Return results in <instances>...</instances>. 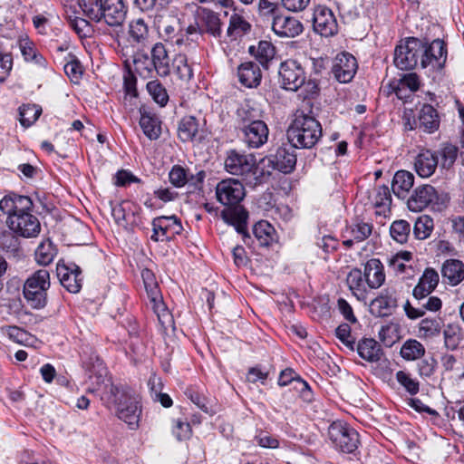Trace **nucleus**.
Masks as SVG:
<instances>
[{
	"label": "nucleus",
	"instance_id": "nucleus-27",
	"mask_svg": "<svg viewBox=\"0 0 464 464\" xmlns=\"http://www.w3.org/2000/svg\"><path fill=\"white\" fill-rule=\"evenodd\" d=\"M364 277L370 288H379L385 280L383 266L379 259L372 258L364 266Z\"/></svg>",
	"mask_w": 464,
	"mask_h": 464
},
{
	"label": "nucleus",
	"instance_id": "nucleus-23",
	"mask_svg": "<svg viewBox=\"0 0 464 464\" xmlns=\"http://www.w3.org/2000/svg\"><path fill=\"white\" fill-rule=\"evenodd\" d=\"M439 283V274L431 268H427L413 288L412 295L416 301L427 298Z\"/></svg>",
	"mask_w": 464,
	"mask_h": 464
},
{
	"label": "nucleus",
	"instance_id": "nucleus-49",
	"mask_svg": "<svg viewBox=\"0 0 464 464\" xmlns=\"http://www.w3.org/2000/svg\"><path fill=\"white\" fill-rule=\"evenodd\" d=\"M173 66L175 73L181 81L188 82L192 78L193 72L188 63L186 55L181 53L176 55L173 60Z\"/></svg>",
	"mask_w": 464,
	"mask_h": 464
},
{
	"label": "nucleus",
	"instance_id": "nucleus-3",
	"mask_svg": "<svg viewBox=\"0 0 464 464\" xmlns=\"http://www.w3.org/2000/svg\"><path fill=\"white\" fill-rule=\"evenodd\" d=\"M224 166L227 172L242 177L246 184L256 186L258 183L256 160L253 154L230 150L227 152Z\"/></svg>",
	"mask_w": 464,
	"mask_h": 464
},
{
	"label": "nucleus",
	"instance_id": "nucleus-28",
	"mask_svg": "<svg viewBox=\"0 0 464 464\" xmlns=\"http://www.w3.org/2000/svg\"><path fill=\"white\" fill-rule=\"evenodd\" d=\"M414 175L407 170H398L392 179V190L399 198H406L414 185Z\"/></svg>",
	"mask_w": 464,
	"mask_h": 464
},
{
	"label": "nucleus",
	"instance_id": "nucleus-2",
	"mask_svg": "<svg viewBox=\"0 0 464 464\" xmlns=\"http://www.w3.org/2000/svg\"><path fill=\"white\" fill-rule=\"evenodd\" d=\"M322 137L319 121L309 115H297L287 130L288 142L296 149H311Z\"/></svg>",
	"mask_w": 464,
	"mask_h": 464
},
{
	"label": "nucleus",
	"instance_id": "nucleus-45",
	"mask_svg": "<svg viewBox=\"0 0 464 464\" xmlns=\"http://www.w3.org/2000/svg\"><path fill=\"white\" fill-rule=\"evenodd\" d=\"M146 87L148 92L156 103H158L160 107L167 105L169 102V94L166 88L160 81H150L147 83Z\"/></svg>",
	"mask_w": 464,
	"mask_h": 464
},
{
	"label": "nucleus",
	"instance_id": "nucleus-15",
	"mask_svg": "<svg viewBox=\"0 0 464 464\" xmlns=\"http://www.w3.org/2000/svg\"><path fill=\"white\" fill-rule=\"evenodd\" d=\"M314 30L322 36H333L338 32V24L333 11L324 6L318 5L314 11Z\"/></svg>",
	"mask_w": 464,
	"mask_h": 464
},
{
	"label": "nucleus",
	"instance_id": "nucleus-41",
	"mask_svg": "<svg viewBox=\"0 0 464 464\" xmlns=\"http://www.w3.org/2000/svg\"><path fill=\"white\" fill-rule=\"evenodd\" d=\"M425 353V347L419 341L414 339L407 340L401 348V355L407 361H415L421 358Z\"/></svg>",
	"mask_w": 464,
	"mask_h": 464
},
{
	"label": "nucleus",
	"instance_id": "nucleus-34",
	"mask_svg": "<svg viewBox=\"0 0 464 464\" xmlns=\"http://www.w3.org/2000/svg\"><path fill=\"white\" fill-rule=\"evenodd\" d=\"M346 283L352 293L357 299H363L366 293L367 283L365 281L364 274L361 269H352L346 278Z\"/></svg>",
	"mask_w": 464,
	"mask_h": 464
},
{
	"label": "nucleus",
	"instance_id": "nucleus-52",
	"mask_svg": "<svg viewBox=\"0 0 464 464\" xmlns=\"http://www.w3.org/2000/svg\"><path fill=\"white\" fill-rule=\"evenodd\" d=\"M202 22L208 33L214 36L221 34V22L218 15L212 11H204L202 14Z\"/></svg>",
	"mask_w": 464,
	"mask_h": 464
},
{
	"label": "nucleus",
	"instance_id": "nucleus-12",
	"mask_svg": "<svg viewBox=\"0 0 464 464\" xmlns=\"http://www.w3.org/2000/svg\"><path fill=\"white\" fill-rule=\"evenodd\" d=\"M447 52L443 41L436 39L430 44L423 43V52L420 54V66L440 70L446 62Z\"/></svg>",
	"mask_w": 464,
	"mask_h": 464
},
{
	"label": "nucleus",
	"instance_id": "nucleus-55",
	"mask_svg": "<svg viewBox=\"0 0 464 464\" xmlns=\"http://www.w3.org/2000/svg\"><path fill=\"white\" fill-rule=\"evenodd\" d=\"M397 382L404 387V389L411 395H415L420 391L419 382L415 379H412L411 375L404 372L399 371L396 373Z\"/></svg>",
	"mask_w": 464,
	"mask_h": 464
},
{
	"label": "nucleus",
	"instance_id": "nucleus-35",
	"mask_svg": "<svg viewBox=\"0 0 464 464\" xmlns=\"http://www.w3.org/2000/svg\"><path fill=\"white\" fill-rule=\"evenodd\" d=\"M20 50L24 59L28 63H33L40 67H46L47 61L37 51L34 44L29 40H22L19 44Z\"/></svg>",
	"mask_w": 464,
	"mask_h": 464
},
{
	"label": "nucleus",
	"instance_id": "nucleus-18",
	"mask_svg": "<svg viewBox=\"0 0 464 464\" xmlns=\"http://www.w3.org/2000/svg\"><path fill=\"white\" fill-rule=\"evenodd\" d=\"M356 70V59L348 53H342L338 54L335 57L332 67V72L334 78L342 83H346L352 81Z\"/></svg>",
	"mask_w": 464,
	"mask_h": 464
},
{
	"label": "nucleus",
	"instance_id": "nucleus-56",
	"mask_svg": "<svg viewBox=\"0 0 464 464\" xmlns=\"http://www.w3.org/2000/svg\"><path fill=\"white\" fill-rule=\"evenodd\" d=\"M445 345L448 349L455 350L460 341L459 328L451 324H448L444 329Z\"/></svg>",
	"mask_w": 464,
	"mask_h": 464
},
{
	"label": "nucleus",
	"instance_id": "nucleus-4",
	"mask_svg": "<svg viewBox=\"0 0 464 464\" xmlns=\"http://www.w3.org/2000/svg\"><path fill=\"white\" fill-rule=\"evenodd\" d=\"M50 285V274L46 269H39L26 279L24 296L32 308L42 309L46 305Z\"/></svg>",
	"mask_w": 464,
	"mask_h": 464
},
{
	"label": "nucleus",
	"instance_id": "nucleus-51",
	"mask_svg": "<svg viewBox=\"0 0 464 464\" xmlns=\"http://www.w3.org/2000/svg\"><path fill=\"white\" fill-rule=\"evenodd\" d=\"M440 322L435 318L422 319L419 324V333L422 337H434L440 333Z\"/></svg>",
	"mask_w": 464,
	"mask_h": 464
},
{
	"label": "nucleus",
	"instance_id": "nucleus-40",
	"mask_svg": "<svg viewBox=\"0 0 464 464\" xmlns=\"http://www.w3.org/2000/svg\"><path fill=\"white\" fill-rule=\"evenodd\" d=\"M250 24L240 14L234 13L229 18L227 34L229 37L237 38L250 31Z\"/></svg>",
	"mask_w": 464,
	"mask_h": 464
},
{
	"label": "nucleus",
	"instance_id": "nucleus-57",
	"mask_svg": "<svg viewBox=\"0 0 464 464\" xmlns=\"http://www.w3.org/2000/svg\"><path fill=\"white\" fill-rule=\"evenodd\" d=\"M169 179L173 186L181 188L188 182L187 170L179 165H175L169 173Z\"/></svg>",
	"mask_w": 464,
	"mask_h": 464
},
{
	"label": "nucleus",
	"instance_id": "nucleus-33",
	"mask_svg": "<svg viewBox=\"0 0 464 464\" xmlns=\"http://www.w3.org/2000/svg\"><path fill=\"white\" fill-rule=\"evenodd\" d=\"M359 356L368 362H378L382 355L380 344L372 338L361 340L356 346Z\"/></svg>",
	"mask_w": 464,
	"mask_h": 464
},
{
	"label": "nucleus",
	"instance_id": "nucleus-53",
	"mask_svg": "<svg viewBox=\"0 0 464 464\" xmlns=\"http://www.w3.org/2000/svg\"><path fill=\"white\" fill-rule=\"evenodd\" d=\"M255 56L263 66H266L268 62L275 56V47L270 42L260 41L256 50Z\"/></svg>",
	"mask_w": 464,
	"mask_h": 464
},
{
	"label": "nucleus",
	"instance_id": "nucleus-47",
	"mask_svg": "<svg viewBox=\"0 0 464 464\" xmlns=\"http://www.w3.org/2000/svg\"><path fill=\"white\" fill-rule=\"evenodd\" d=\"M410 232V224L402 219L394 221L390 227L392 237L400 244H403L408 240Z\"/></svg>",
	"mask_w": 464,
	"mask_h": 464
},
{
	"label": "nucleus",
	"instance_id": "nucleus-24",
	"mask_svg": "<svg viewBox=\"0 0 464 464\" xmlns=\"http://www.w3.org/2000/svg\"><path fill=\"white\" fill-rule=\"evenodd\" d=\"M237 76L240 83L246 88L257 87L262 80L259 65L255 62H245L237 68Z\"/></svg>",
	"mask_w": 464,
	"mask_h": 464
},
{
	"label": "nucleus",
	"instance_id": "nucleus-14",
	"mask_svg": "<svg viewBox=\"0 0 464 464\" xmlns=\"http://www.w3.org/2000/svg\"><path fill=\"white\" fill-rule=\"evenodd\" d=\"M439 195L431 185L418 186L407 200V207L412 212H420L437 203Z\"/></svg>",
	"mask_w": 464,
	"mask_h": 464
},
{
	"label": "nucleus",
	"instance_id": "nucleus-32",
	"mask_svg": "<svg viewBox=\"0 0 464 464\" xmlns=\"http://www.w3.org/2000/svg\"><path fill=\"white\" fill-rule=\"evenodd\" d=\"M261 121L260 110L249 103L241 105V107L237 111L236 122L239 130L247 126L256 124V122H259Z\"/></svg>",
	"mask_w": 464,
	"mask_h": 464
},
{
	"label": "nucleus",
	"instance_id": "nucleus-6",
	"mask_svg": "<svg viewBox=\"0 0 464 464\" xmlns=\"http://www.w3.org/2000/svg\"><path fill=\"white\" fill-rule=\"evenodd\" d=\"M423 52V42L418 38L410 37L404 44L398 45L394 51V64L402 71L415 68L420 62Z\"/></svg>",
	"mask_w": 464,
	"mask_h": 464
},
{
	"label": "nucleus",
	"instance_id": "nucleus-26",
	"mask_svg": "<svg viewBox=\"0 0 464 464\" xmlns=\"http://www.w3.org/2000/svg\"><path fill=\"white\" fill-rule=\"evenodd\" d=\"M438 155L429 150L420 151L414 161V169L421 178L430 177L438 166Z\"/></svg>",
	"mask_w": 464,
	"mask_h": 464
},
{
	"label": "nucleus",
	"instance_id": "nucleus-39",
	"mask_svg": "<svg viewBox=\"0 0 464 464\" xmlns=\"http://www.w3.org/2000/svg\"><path fill=\"white\" fill-rule=\"evenodd\" d=\"M198 130V124L195 117L186 116L181 119L179 128L178 135L179 138L186 142L192 140Z\"/></svg>",
	"mask_w": 464,
	"mask_h": 464
},
{
	"label": "nucleus",
	"instance_id": "nucleus-54",
	"mask_svg": "<svg viewBox=\"0 0 464 464\" xmlns=\"http://www.w3.org/2000/svg\"><path fill=\"white\" fill-rule=\"evenodd\" d=\"M372 227L364 222H357L346 229V233L350 234L355 241L362 242L369 237L372 234Z\"/></svg>",
	"mask_w": 464,
	"mask_h": 464
},
{
	"label": "nucleus",
	"instance_id": "nucleus-60",
	"mask_svg": "<svg viewBox=\"0 0 464 464\" xmlns=\"http://www.w3.org/2000/svg\"><path fill=\"white\" fill-rule=\"evenodd\" d=\"M409 88L411 92H416L420 87L419 78L416 73H406L399 81L395 89L396 94L399 96L401 89Z\"/></svg>",
	"mask_w": 464,
	"mask_h": 464
},
{
	"label": "nucleus",
	"instance_id": "nucleus-63",
	"mask_svg": "<svg viewBox=\"0 0 464 464\" xmlns=\"http://www.w3.org/2000/svg\"><path fill=\"white\" fill-rule=\"evenodd\" d=\"M436 366L437 361L433 357H426L418 363L419 374L424 378L430 377L434 373Z\"/></svg>",
	"mask_w": 464,
	"mask_h": 464
},
{
	"label": "nucleus",
	"instance_id": "nucleus-22",
	"mask_svg": "<svg viewBox=\"0 0 464 464\" xmlns=\"http://www.w3.org/2000/svg\"><path fill=\"white\" fill-rule=\"evenodd\" d=\"M151 63L153 69L160 77H166L169 75L171 69V59L165 45L161 43H157L151 49Z\"/></svg>",
	"mask_w": 464,
	"mask_h": 464
},
{
	"label": "nucleus",
	"instance_id": "nucleus-8",
	"mask_svg": "<svg viewBox=\"0 0 464 464\" xmlns=\"http://www.w3.org/2000/svg\"><path fill=\"white\" fill-rule=\"evenodd\" d=\"M155 24L165 41L173 42L177 45L184 43V34L175 11L162 9L161 13L155 16Z\"/></svg>",
	"mask_w": 464,
	"mask_h": 464
},
{
	"label": "nucleus",
	"instance_id": "nucleus-13",
	"mask_svg": "<svg viewBox=\"0 0 464 464\" xmlns=\"http://www.w3.org/2000/svg\"><path fill=\"white\" fill-rule=\"evenodd\" d=\"M152 227L151 239L154 241L170 240L183 229L180 220L176 216L158 217L153 219Z\"/></svg>",
	"mask_w": 464,
	"mask_h": 464
},
{
	"label": "nucleus",
	"instance_id": "nucleus-36",
	"mask_svg": "<svg viewBox=\"0 0 464 464\" xmlns=\"http://www.w3.org/2000/svg\"><path fill=\"white\" fill-rule=\"evenodd\" d=\"M420 124L429 132L439 128L440 121L437 111L430 104H424L420 111Z\"/></svg>",
	"mask_w": 464,
	"mask_h": 464
},
{
	"label": "nucleus",
	"instance_id": "nucleus-9",
	"mask_svg": "<svg viewBox=\"0 0 464 464\" xmlns=\"http://www.w3.org/2000/svg\"><path fill=\"white\" fill-rule=\"evenodd\" d=\"M245 196L244 185L236 179H223L216 187L217 199L227 208L237 207Z\"/></svg>",
	"mask_w": 464,
	"mask_h": 464
},
{
	"label": "nucleus",
	"instance_id": "nucleus-17",
	"mask_svg": "<svg viewBox=\"0 0 464 464\" xmlns=\"http://www.w3.org/2000/svg\"><path fill=\"white\" fill-rule=\"evenodd\" d=\"M57 276L61 285L70 293L77 294L82 288V276L80 267L72 264L66 266L60 262L56 266Z\"/></svg>",
	"mask_w": 464,
	"mask_h": 464
},
{
	"label": "nucleus",
	"instance_id": "nucleus-20",
	"mask_svg": "<svg viewBox=\"0 0 464 464\" xmlns=\"http://www.w3.org/2000/svg\"><path fill=\"white\" fill-rule=\"evenodd\" d=\"M242 140L248 148L258 149L267 142L269 130L264 121L240 130Z\"/></svg>",
	"mask_w": 464,
	"mask_h": 464
},
{
	"label": "nucleus",
	"instance_id": "nucleus-48",
	"mask_svg": "<svg viewBox=\"0 0 464 464\" xmlns=\"http://www.w3.org/2000/svg\"><path fill=\"white\" fill-rule=\"evenodd\" d=\"M433 229V220L427 215L420 217L413 227V234L417 239L423 240L430 237Z\"/></svg>",
	"mask_w": 464,
	"mask_h": 464
},
{
	"label": "nucleus",
	"instance_id": "nucleus-44",
	"mask_svg": "<svg viewBox=\"0 0 464 464\" xmlns=\"http://www.w3.org/2000/svg\"><path fill=\"white\" fill-rule=\"evenodd\" d=\"M42 108L36 104H24L19 108L20 123L24 127H30L39 118Z\"/></svg>",
	"mask_w": 464,
	"mask_h": 464
},
{
	"label": "nucleus",
	"instance_id": "nucleus-10",
	"mask_svg": "<svg viewBox=\"0 0 464 464\" xmlns=\"http://www.w3.org/2000/svg\"><path fill=\"white\" fill-rule=\"evenodd\" d=\"M24 210L7 218L8 227L16 235L23 237H35L41 231V225L38 218L29 212Z\"/></svg>",
	"mask_w": 464,
	"mask_h": 464
},
{
	"label": "nucleus",
	"instance_id": "nucleus-64",
	"mask_svg": "<svg viewBox=\"0 0 464 464\" xmlns=\"http://www.w3.org/2000/svg\"><path fill=\"white\" fill-rule=\"evenodd\" d=\"M392 202L390 188L383 185L375 188L374 204L377 207L388 206Z\"/></svg>",
	"mask_w": 464,
	"mask_h": 464
},
{
	"label": "nucleus",
	"instance_id": "nucleus-7",
	"mask_svg": "<svg viewBox=\"0 0 464 464\" xmlns=\"http://www.w3.org/2000/svg\"><path fill=\"white\" fill-rule=\"evenodd\" d=\"M328 435L334 447L345 453L353 452L360 442L358 432L342 421L333 422L329 426Z\"/></svg>",
	"mask_w": 464,
	"mask_h": 464
},
{
	"label": "nucleus",
	"instance_id": "nucleus-42",
	"mask_svg": "<svg viewBox=\"0 0 464 464\" xmlns=\"http://www.w3.org/2000/svg\"><path fill=\"white\" fill-rule=\"evenodd\" d=\"M79 5L85 16L96 23H101L103 7L102 0H79Z\"/></svg>",
	"mask_w": 464,
	"mask_h": 464
},
{
	"label": "nucleus",
	"instance_id": "nucleus-61",
	"mask_svg": "<svg viewBox=\"0 0 464 464\" xmlns=\"http://www.w3.org/2000/svg\"><path fill=\"white\" fill-rule=\"evenodd\" d=\"M172 432L178 440H186L191 437L192 430L188 422L176 420H174Z\"/></svg>",
	"mask_w": 464,
	"mask_h": 464
},
{
	"label": "nucleus",
	"instance_id": "nucleus-5",
	"mask_svg": "<svg viewBox=\"0 0 464 464\" xmlns=\"http://www.w3.org/2000/svg\"><path fill=\"white\" fill-rule=\"evenodd\" d=\"M295 147L290 142L278 147L275 153H272L260 161L263 172L270 174L271 170L276 169L282 173H290L296 164Z\"/></svg>",
	"mask_w": 464,
	"mask_h": 464
},
{
	"label": "nucleus",
	"instance_id": "nucleus-38",
	"mask_svg": "<svg viewBox=\"0 0 464 464\" xmlns=\"http://www.w3.org/2000/svg\"><path fill=\"white\" fill-rule=\"evenodd\" d=\"M57 254L56 247L49 240L46 239L39 244L34 256L35 261L41 266H47L51 264Z\"/></svg>",
	"mask_w": 464,
	"mask_h": 464
},
{
	"label": "nucleus",
	"instance_id": "nucleus-58",
	"mask_svg": "<svg viewBox=\"0 0 464 464\" xmlns=\"http://www.w3.org/2000/svg\"><path fill=\"white\" fill-rule=\"evenodd\" d=\"M70 26L80 37H86L92 32L90 23L86 19L79 16L70 18Z\"/></svg>",
	"mask_w": 464,
	"mask_h": 464
},
{
	"label": "nucleus",
	"instance_id": "nucleus-25",
	"mask_svg": "<svg viewBox=\"0 0 464 464\" xmlns=\"http://www.w3.org/2000/svg\"><path fill=\"white\" fill-rule=\"evenodd\" d=\"M33 202L29 197L8 194L0 200V210L11 217L24 210H30Z\"/></svg>",
	"mask_w": 464,
	"mask_h": 464
},
{
	"label": "nucleus",
	"instance_id": "nucleus-37",
	"mask_svg": "<svg viewBox=\"0 0 464 464\" xmlns=\"http://www.w3.org/2000/svg\"><path fill=\"white\" fill-rule=\"evenodd\" d=\"M129 37L132 43L145 44L149 38V28L143 19L139 18L130 23Z\"/></svg>",
	"mask_w": 464,
	"mask_h": 464
},
{
	"label": "nucleus",
	"instance_id": "nucleus-29",
	"mask_svg": "<svg viewBox=\"0 0 464 464\" xmlns=\"http://www.w3.org/2000/svg\"><path fill=\"white\" fill-rule=\"evenodd\" d=\"M148 296L153 304V309L158 315L159 321L162 326H166V324L171 323V317L166 311L164 304H162L161 295L158 283L148 285L145 286Z\"/></svg>",
	"mask_w": 464,
	"mask_h": 464
},
{
	"label": "nucleus",
	"instance_id": "nucleus-21",
	"mask_svg": "<svg viewBox=\"0 0 464 464\" xmlns=\"http://www.w3.org/2000/svg\"><path fill=\"white\" fill-rule=\"evenodd\" d=\"M272 29L280 37L294 38L303 32L304 27L302 23L295 17L277 15L273 20Z\"/></svg>",
	"mask_w": 464,
	"mask_h": 464
},
{
	"label": "nucleus",
	"instance_id": "nucleus-11",
	"mask_svg": "<svg viewBox=\"0 0 464 464\" xmlns=\"http://www.w3.org/2000/svg\"><path fill=\"white\" fill-rule=\"evenodd\" d=\"M278 75L281 86L286 91L296 92L304 84V71L295 60L283 62L280 64Z\"/></svg>",
	"mask_w": 464,
	"mask_h": 464
},
{
	"label": "nucleus",
	"instance_id": "nucleus-50",
	"mask_svg": "<svg viewBox=\"0 0 464 464\" xmlns=\"http://www.w3.org/2000/svg\"><path fill=\"white\" fill-rule=\"evenodd\" d=\"M220 216L222 219L229 225L246 223L248 218L247 212L243 208H239L238 206L223 209Z\"/></svg>",
	"mask_w": 464,
	"mask_h": 464
},
{
	"label": "nucleus",
	"instance_id": "nucleus-16",
	"mask_svg": "<svg viewBox=\"0 0 464 464\" xmlns=\"http://www.w3.org/2000/svg\"><path fill=\"white\" fill-rule=\"evenodd\" d=\"M397 307L396 290L393 287H386L370 304V312L377 317H385L392 314Z\"/></svg>",
	"mask_w": 464,
	"mask_h": 464
},
{
	"label": "nucleus",
	"instance_id": "nucleus-43",
	"mask_svg": "<svg viewBox=\"0 0 464 464\" xmlns=\"http://www.w3.org/2000/svg\"><path fill=\"white\" fill-rule=\"evenodd\" d=\"M273 227L265 220L257 222L253 227V234L261 246H267L273 240Z\"/></svg>",
	"mask_w": 464,
	"mask_h": 464
},
{
	"label": "nucleus",
	"instance_id": "nucleus-31",
	"mask_svg": "<svg viewBox=\"0 0 464 464\" xmlns=\"http://www.w3.org/2000/svg\"><path fill=\"white\" fill-rule=\"evenodd\" d=\"M441 274L444 281L457 285L464 279V264L457 259H449L444 262Z\"/></svg>",
	"mask_w": 464,
	"mask_h": 464
},
{
	"label": "nucleus",
	"instance_id": "nucleus-30",
	"mask_svg": "<svg viewBox=\"0 0 464 464\" xmlns=\"http://www.w3.org/2000/svg\"><path fill=\"white\" fill-rule=\"evenodd\" d=\"M140 125L143 133L151 140H157L161 134V121L151 111H140Z\"/></svg>",
	"mask_w": 464,
	"mask_h": 464
},
{
	"label": "nucleus",
	"instance_id": "nucleus-1",
	"mask_svg": "<svg viewBox=\"0 0 464 464\" xmlns=\"http://www.w3.org/2000/svg\"><path fill=\"white\" fill-rule=\"evenodd\" d=\"M108 393V403L114 406L118 418L127 423L130 429H137L141 413L138 397L129 388L116 385H111Z\"/></svg>",
	"mask_w": 464,
	"mask_h": 464
},
{
	"label": "nucleus",
	"instance_id": "nucleus-62",
	"mask_svg": "<svg viewBox=\"0 0 464 464\" xmlns=\"http://www.w3.org/2000/svg\"><path fill=\"white\" fill-rule=\"evenodd\" d=\"M89 371V378L91 380L94 379V382L97 385H101L105 382L107 377V370L99 359L96 360L95 364H93L92 368L90 369Z\"/></svg>",
	"mask_w": 464,
	"mask_h": 464
},
{
	"label": "nucleus",
	"instance_id": "nucleus-59",
	"mask_svg": "<svg viewBox=\"0 0 464 464\" xmlns=\"http://www.w3.org/2000/svg\"><path fill=\"white\" fill-rule=\"evenodd\" d=\"M336 337L350 350H354V339L351 335V327L348 324H340L335 330Z\"/></svg>",
	"mask_w": 464,
	"mask_h": 464
},
{
	"label": "nucleus",
	"instance_id": "nucleus-19",
	"mask_svg": "<svg viewBox=\"0 0 464 464\" xmlns=\"http://www.w3.org/2000/svg\"><path fill=\"white\" fill-rule=\"evenodd\" d=\"M127 8L122 0H104L101 22L113 28L121 27L126 19Z\"/></svg>",
	"mask_w": 464,
	"mask_h": 464
},
{
	"label": "nucleus",
	"instance_id": "nucleus-46",
	"mask_svg": "<svg viewBox=\"0 0 464 464\" xmlns=\"http://www.w3.org/2000/svg\"><path fill=\"white\" fill-rule=\"evenodd\" d=\"M459 149L457 146L451 143H444L439 150V155L440 156L441 162L440 166L442 169H450L457 158H458Z\"/></svg>",
	"mask_w": 464,
	"mask_h": 464
}]
</instances>
